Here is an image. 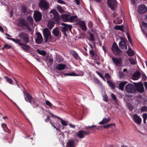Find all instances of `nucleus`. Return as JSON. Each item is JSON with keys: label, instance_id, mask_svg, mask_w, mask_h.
<instances>
[{"label": "nucleus", "instance_id": "1", "mask_svg": "<svg viewBox=\"0 0 147 147\" xmlns=\"http://www.w3.org/2000/svg\"><path fill=\"white\" fill-rule=\"evenodd\" d=\"M18 36L24 43L27 44L29 42V35L27 33L22 32L19 34Z\"/></svg>", "mask_w": 147, "mask_h": 147}, {"label": "nucleus", "instance_id": "2", "mask_svg": "<svg viewBox=\"0 0 147 147\" xmlns=\"http://www.w3.org/2000/svg\"><path fill=\"white\" fill-rule=\"evenodd\" d=\"M133 84L135 86V94L137 92L140 93H142L144 92V86L141 82H133Z\"/></svg>", "mask_w": 147, "mask_h": 147}, {"label": "nucleus", "instance_id": "3", "mask_svg": "<svg viewBox=\"0 0 147 147\" xmlns=\"http://www.w3.org/2000/svg\"><path fill=\"white\" fill-rule=\"evenodd\" d=\"M43 33L44 38V43L47 42L49 39L51 40L52 39L51 32L48 28H45L43 30Z\"/></svg>", "mask_w": 147, "mask_h": 147}, {"label": "nucleus", "instance_id": "4", "mask_svg": "<svg viewBox=\"0 0 147 147\" xmlns=\"http://www.w3.org/2000/svg\"><path fill=\"white\" fill-rule=\"evenodd\" d=\"M111 50L113 53L117 56H120L123 53L122 51L119 49L115 42L113 43Z\"/></svg>", "mask_w": 147, "mask_h": 147}, {"label": "nucleus", "instance_id": "5", "mask_svg": "<svg viewBox=\"0 0 147 147\" xmlns=\"http://www.w3.org/2000/svg\"><path fill=\"white\" fill-rule=\"evenodd\" d=\"M39 7L43 11L47 10L49 8V5L46 0H40L38 4Z\"/></svg>", "mask_w": 147, "mask_h": 147}, {"label": "nucleus", "instance_id": "6", "mask_svg": "<svg viewBox=\"0 0 147 147\" xmlns=\"http://www.w3.org/2000/svg\"><path fill=\"white\" fill-rule=\"evenodd\" d=\"M60 24L63 26L60 27L62 33L65 36H66L67 34H66V32L68 30V28L71 31L72 26L69 25L64 23H61Z\"/></svg>", "mask_w": 147, "mask_h": 147}, {"label": "nucleus", "instance_id": "7", "mask_svg": "<svg viewBox=\"0 0 147 147\" xmlns=\"http://www.w3.org/2000/svg\"><path fill=\"white\" fill-rule=\"evenodd\" d=\"M125 90L128 93L135 94V86L130 83H129L126 85L125 87Z\"/></svg>", "mask_w": 147, "mask_h": 147}, {"label": "nucleus", "instance_id": "8", "mask_svg": "<svg viewBox=\"0 0 147 147\" xmlns=\"http://www.w3.org/2000/svg\"><path fill=\"white\" fill-rule=\"evenodd\" d=\"M61 18L62 20L65 22L70 21L73 22L74 21V16H71L69 14H62L61 16Z\"/></svg>", "mask_w": 147, "mask_h": 147}, {"label": "nucleus", "instance_id": "9", "mask_svg": "<svg viewBox=\"0 0 147 147\" xmlns=\"http://www.w3.org/2000/svg\"><path fill=\"white\" fill-rule=\"evenodd\" d=\"M108 6L113 11H115L117 7V3L116 0H107Z\"/></svg>", "mask_w": 147, "mask_h": 147}, {"label": "nucleus", "instance_id": "10", "mask_svg": "<svg viewBox=\"0 0 147 147\" xmlns=\"http://www.w3.org/2000/svg\"><path fill=\"white\" fill-rule=\"evenodd\" d=\"M120 39L121 40L120 41L119 43V47L121 49H127L126 42L127 41L126 38L121 37Z\"/></svg>", "mask_w": 147, "mask_h": 147}, {"label": "nucleus", "instance_id": "11", "mask_svg": "<svg viewBox=\"0 0 147 147\" xmlns=\"http://www.w3.org/2000/svg\"><path fill=\"white\" fill-rule=\"evenodd\" d=\"M33 17L35 21L36 22H39L41 20L42 15L40 12L37 11H36L34 12Z\"/></svg>", "mask_w": 147, "mask_h": 147}, {"label": "nucleus", "instance_id": "12", "mask_svg": "<svg viewBox=\"0 0 147 147\" xmlns=\"http://www.w3.org/2000/svg\"><path fill=\"white\" fill-rule=\"evenodd\" d=\"M50 13L53 14V19L55 21L59 22V15L58 12L55 9H54L51 10Z\"/></svg>", "mask_w": 147, "mask_h": 147}, {"label": "nucleus", "instance_id": "13", "mask_svg": "<svg viewBox=\"0 0 147 147\" xmlns=\"http://www.w3.org/2000/svg\"><path fill=\"white\" fill-rule=\"evenodd\" d=\"M90 131H85L81 130H79L77 134V135L80 138H84L86 135L90 134Z\"/></svg>", "mask_w": 147, "mask_h": 147}, {"label": "nucleus", "instance_id": "14", "mask_svg": "<svg viewBox=\"0 0 147 147\" xmlns=\"http://www.w3.org/2000/svg\"><path fill=\"white\" fill-rule=\"evenodd\" d=\"M138 11L140 14L145 13L147 11V8L145 5H141L138 7Z\"/></svg>", "mask_w": 147, "mask_h": 147}, {"label": "nucleus", "instance_id": "15", "mask_svg": "<svg viewBox=\"0 0 147 147\" xmlns=\"http://www.w3.org/2000/svg\"><path fill=\"white\" fill-rule=\"evenodd\" d=\"M24 98L25 100L27 102L32 104V101L33 99L32 96L27 92H24Z\"/></svg>", "mask_w": 147, "mask_h": 147}, {"label": "nucleus", "instance_id": "16", "mask_svg": "<svg viewBox=\"0 0 147 147\" xmlns=\"http://www.w3.org/2000/svg\"><path fill=\"white\" fill-rule=\"evenodd\" d=\"M37 38L35 39L36 42L38 44H41L42 43L43 39L42 35L41 33L39 32L36 33Z\"/></svg>", "mask_w": 147, "mask_h": 147}, {"label": "nucleus", "instance_id": "17", "mask_svg": "<svg viewBox=\"0 0 147 147\" xmlns=\"http://www.w3.org/2000/svg\"><path fill=\"white\" fill-rule=\"evenodd\" d=\"M18 22L19 24L22 26L27 27L29 26L28 23L26 22L25 20L22 18H19Z\"/></svg>", "mask_w": 147, "mask_h": 147}, {"label": "nucleus", "instance_id": "18", "mask_svg": "<svg viewBox=\"0 0 147 147\" xmlns=\"http://www.w3.org/2000/svg\"><path fill=\"white\" fill-rule=\"evenodd\" d=\"M133 119L136 123L140 124L142 122L141 119L137 114H134L132 117Z\"/></svg>", "mask_w": 147, "mask_h": 147}, {"label": "nucleus", "instance_id": "19", "mask_svg": "<svg viewBox=\"0 0 147 147\" xmlns=\"http://www.w3.org/2000/svg\"><path fill=\"white\" fill-rule=\"evenodd\" d=\"M112 59L113 62L116 65L120 64L121 63L122 59L121 58H117L113 57Z\"/></svg>", "mask_w": 147, "mask_h": 147}, {"label": "nucleus", "instance_id": "20", "mask_svg": "<svg viewBox=\"0 0 147 147\" xmlns=\"http://www.w3.org/2000/svg\"><path fill=\"white\" fill-rule=\"evenodd\" d=\"M6 38L9 40H12L16 44H18L20 46H21L23 45L24 43H22L21 42V39L20 40L18 39H15L8 37H6Z\"/></svg>", "mask_w": 147, "mask_h": 147}, {"label": "nucleus", "instance_id": "21", "mask_svg": "<svg viewBox=\"0 0 147 147\" xmlns=\"http://www.w3.org/2000/svg\"><path fill=\"white\" fill-rule=\"evenodd\" d=\"M26 44L23 43V45L21 46V47L24 51L29 53L28 49H30V47L29 46Z\"/></svg>", "mask_w": 147, "mask_h": 147}, {"label": "nucleus", "instance_id": "22", "mask_svg": "<svg viewBox=\"0 0 147 147\" xmlns=\"http://www.w3.org/2000/svg\"><path fill=\"white\" fill-rule=\"evenodd\" d=\"M128 82L126 81L121 82L119 84L118 88L121 90L123 91L124 90V86Z\"/></svg>", "mask_w": 147, "mask_h": 147}, {"label": "nucleus", "instance_id": "23", "mask_svg": "<svg viewBox=\"0 0 147 147\" xmlns=\"http://www.w3.org/2000/svg\"><path fill=\"white\" fill-rule=\"evenodd\" d=\"M52 33L55 36H58L59 34V31L57 27L54 28L52 31Z\"/></svg>", "mask_w": 147, "mask_h": 147}, {"label": "nucleus", "instance_id": "24", "mask_svg": "<svg viewBox=\"0 0 147 147\" xmlns=\"http://www.w3.org/2000/svg\"><path fill=\"white\" fill-rule=\"evenodd\" d=\"M79 25L80 26V27L83 31H86V27L84 21H82Z\"/></svg>", "mask_w": 147, "mask_h": 147}, {"label": "nucleus", "instance_id": "25", "mask_svg": "<svg viewBox=\"0 0 147 147\" xmlns=\"http://www.w3.org/2000/svg\"><path fill=\"white\" fill-rule=\"evenodd\" d=\"M140 73L139 71H137L134 74L132 75V79L135 80L138 79L137 78L139 77L140 75Z\"/></svg>", "mask_w": 147, "mask_h": 147}, {"label": "nucleus", "instance_id": "26", "mask_svg": "<svg viewBox=\"0 0 147 147\" xmlns=\"http://www.w3.org/2000/svg\"><path fill=\"white\" fill-rule=\"evenodd\" d=\"M66 65L65 64L62 63L59 64L56 67V69L59 70H63L65 68Z\"/></svg>", "mask_w": 147, "mask_h": 147}, {"label": "nucleus", "instance_id": "27", "mask_svg": "<svg viewBox=\"0 0 147 147\" xmlns=\"http://www.w3.org/2000/svg\"><path fill=\"white\" fill-rule=\"evenodd\" d=\"M110 120L111 119L109 118L103 119L101 121L98 123V124L100 125L104 124L109 122L110 121Z\"/></svg>", "mask_w": 147, "mask_h": 147}, {"label": "nucleus", "instance_id": "28", "mask_svg": "<svg viewBox=\"0 0 147 147\" xmlns=\"http://www.w3.org/2000/svg\"><path fill=\"white\" fill-rule=\"evenodd\" d=\"M81 21L80 19L78 18L76 16H74V24L79 25Z\"/></svg>", "mask_w": 147, "mask_h": 147}, {"label": "nucleus", "instance_id": "29", "mask_svg": "<svg viewBox=\"0 0 147 147\" xmlns=\"http://www.w3.org/2000/svg\"><path fill=\"white\" fill-rule=\"evenodd\" d=\"M114 28L116 30H120L122 32H124L123 30V25L119 26L117 25L114 27Z\"/></svg>", "mask_w": 147, "mask_h": 147}, {"label": "nucleus", "instance_id": "30", "mask_svg": "<svg viewBox=\"0 0 147 147\" xmlns=\"http://www.w3.org/2000/svg\"><path fill=\"white\" fill-rule=\"evenodd\" d=\"M107 83L108 84L109 86L112 89L115 88V84L111 81L110 80H107Z\"/></svg>", "mask_w": 147, "mask_h": 147}, {"label": "nucleus", "instance_id": "31", "mask_svg": "<svg viewBox=\"0 0 147 147\" xmlns=\"http://www.w3.org/2000/svg\"><path fill=\"white\" fill-rule=\"evenodd\" d=\"M54 24L55 23L54 22L50 20L48 22L47 26L49 28L51 29L54 26Z\"/></svg>", "mask_w": 147, "mask_h": 147}, {"label": "nucleus", "instance_id": "32", "mask_svg": "<svg viewBox=\"0 0 147 147\" xmlns=\"http://www.w3.org/2000/svg\"><path fill=\"white\" fill-rule=\"evenodd\" d=\"M67 147H74V140H69L67 143Z\"/></svg>", "mask_w": 147, "mask_h": 147}, {"label": "nucleus", "instance_id": "33", "mask_svg": "<svg viewBox=\"0 0 147 147\" xmlns=\"http://www.w3.org/2000/svg\"><path fill=\"white\" fill-rule=\"evenodd\" d=\"M36 51L39 54L43 56H45L46 54V52L44 50L40 51L39 49H38Z\"/></svg>", "mask_w": 147, "mask_h": 147}, {"label": "nucleus", "instance_id": "34", "mask_svg": "<svg viewBox=\"0 0 147 147\" xmlns=\"http://www.w3.org/2000/svg\"><path fill=\"white\" fill-rule=\"evenodd\" d=\"M27 8L26 6L23 5L21 9V11L23 13L24 15H25L27 11Z\"/></svg>", "mask_w": 147, "mask_h": 147}, {"label": "nucleus", "instance_id": "35", "mask_svg": "<svg viewBox=\"0 0 147 147\" xmlns=\"http://www.w3.org/2000/svg\"><path fill=\"white\" fill-rule=\"evenodd\" d=\"M26 20L29 23L32 24L33 23V20L32 17L30 16H29L27 17Z\"/></svg>", "mask_w": 147, "mask_h": 147}, {"label": "nucleus", "instance_id": "36", "mask_svg": "<svg viewBox=\"0 0 147 147\" xmlns=\"http://www.w3.org/2000/svg\"><path fill=\"white\" fill-rule=\"evenodd\" d=\"M4 78L6 81L10 84H13V81L11 79L7 76H5Z\"/></svg>", "mask_w": 147, "mask_h": 147}, {"label": "nucleus", "instance_id": "37", "mask_svg": "<svg viewBox=\"0 0 147 147\" xmlns=\"http://www.w3.org/2000/svg\"><path fill=\"white\" fill-rule=\"evenodd\" d=\"M57 8L60 13H62L65 12V11L63 9L62 7L60 6L57 5Z\"/></svg>", "mask_w": 147, "mask_h": 147}, {"label": "nucleus", "instance_id": "38", "mask_svg": "<svg viewBox=\"0 0 147 147\" xmlns=\"http://www.w3.org/2000/svg\"><path fill=\"white\" fill-rule=\"evenodd\" d=\"M128 60L130 63L133 65H134L136 63V60L134 59L130 58Z\"/></svg>", "mask_w": 147, "mask_h": 147}, {"label": "nucleus", "instance_id": "39", "mask_svg": "<svg viewBox=\"0 0 147 147\" xmlns=\"http://www.w3.org/2000/svg\"><path fill=\"white\" fill-rule=\"evenodd\" d=\"M74 58L77 60L80 61L81 60V58L80 57L78 54L74 51Z\"/></svg>", "mask_w": 147, "mask_h": 147}, {"label": "nucleus", "instance_id": "40", "mask_svg": "<svg viewBox=\"0 0 147 147\" xmlns=\"http://www.w3.org/2000/svg\"><path fill=\"white\" fill-rule=\"evenodd\" d=\"M56 117L60 119L61 123L63 125V126L67 125V123L65 121L63 120V119H62L60 117H58L56 116Z\"/></svg>", "mask_w": 147, "mask_h": 147}, {"label": "nucleus", "instance_id": "41", "mask_svg": "<svg viewBox=\"0 0 147 147\" xmlns=\"http://www.w3.org/2000/svg\"><path fill=\"white\" fill-rule=\"evenodd\" d=\"M126 53L128 54V55L130 56H132L134 55V53L132 50L131 51L127 50L126 51Z\"/></svg>", "mask_w": 147, "mask_h": 147}, {"label": "nucleus", "instance_id": "42", "mask_svg": "<svg viewBox=\"0 0 147 147\" xmlns=\"http://www.w3.org/2000/svg\"><path fill=\"white\" fill-rule=\"evenodd\" d=\"M90 41H92L94 42L95 41V39L94 38V35L92 33H90Z\"/></svg>", "mask_w": 147, "mask_h": 147}, {"label": "nucleus", "instance_id": "43", "mask_svg": "<svg viewBox=\"0 0 147 147\" xmlns=\"http://www.w3.org/2000/svg\"><path fill=\"white\" fill-rule=\"evenodd\" d=\"M115 125V124H109L107 125H103V127L104 128L107 129L109 127H111L113 125Z\"/></svg>", "mask_w": 147, "mask_h": 147}, {"label": "nucleus", "instance_id": "44", "mask_svg": "<svg viewBox=\"0 0 147 147\" xmlns=\"http://www.w3.org/2000/svg\"><path fill=\"white\" fill-rule=\"evenodd\" d=\"M105 78L107 80H110L111 78V76L108 73H106L104 76Z\"/></svg>", "mask_w": 147, "mask_h": 147}, {"label": "nucleus", "instance_id": "45", "mask_svg": "<svg viewBox=\"0 0 147 147\" xmlns=\"http://www.w3.org/2000/svg\"><path fill=\"white\" fill-rule=\"evenodd\" d=\"M45 104L46 105L49 106L50 108H52L53 105L49 101L46 100L45 101Z\"/></svg>", "mask_w": 147, "mask_h": 147}, {"label": "nucleus", "instance_id": "46", "mask_svg": "<svg viewBox=\"0 0 147 147\" xmlns=\"http://www.w3.org/2000/svg\"><path fill=\"white\" fill-rule=\"evenodd\" d=\"M141 110L142 112H147V107L146 106H142L141 108Z\"/></svg>", "mask_w": 147, "mask_h": 147}, {"label": "nucleus", "instance_id": "47", "mask_svg": "<svg viewBox=\"0 0 147 147\" xmlns=\"http://www.w3.org/2000/svg\"><path fill=\"white\" fill-rule=\"evenodd\" d=\"M96 72L97 74L100 77L103 79V80L105 81L106 80L104 78L103 76L102 75V74L98 72V71H96Z\"/></svg>", "mask_w": 147, "mask_h": 147}, {"label": "nucleus", "instance_id": "48", "mask_svg": "<svg viewBox=\"0 0 147 147\" xmlns=\"http://www.w3.org/2000/svg\"><path fill=\"white\" fill-rule=\"evenodd\" d=\"M56 60L58 62H62L63 61V58L61 57H57Z\"/></svg>", "mask_w": 147, "mask_h": 147}, {"label": "nucleus", "instance_id": "49", "mask_svg": "<svg viewBox=\"0 0 147 147\" xmlns=\"http://www.w3.org/2000/svg\"><path fill=\"white\" fill-rule=\"evenodd\" d=\"M111 98L115 100L116 102H117V98L116 96L113 94H112L111 95Z\"/></svg>", "mask_w": 147, "mask_h": 147}, {"label": "nucleus", "instance_id": "50", "mask_svg": "<svg viewBox=\"0 0 147 147\" xmlns=\"http://www.w3.org/2000/svg\"><path fill=\"white\" fill-rule=\"evenodd\" d=\"M128 108L130 110L132 111L134 109V106L129 104L128 105Z\"/></svg>", "mask_w": 147, "mask_h": 147}, {"label": "nucleus", "instance_id": "51", "mask_svg": "<svg viewBox=\"0 0 147 147\" xmlns=\"http://www.w3.org/2000/svg\"><path fill=\"white\" fill-rule=\"evenodd\" d=\"M3 130L5 132H7L9 134H10L11 133V131L8 129L7 126L6 127H5Z\"/></svg>", "mask_w": 147, "mask_h": 147}, {"label": "nucleus", "instance_id": "52", "mask_svg": "<svg viewBox=\"0 0 147 147\" xmlns=\"http://www.w3.org/2000/svg\"><path fill=\"white\" fill-rule=\"evenodd\" d=\"M142 80L144 81L146 80L147 79V77L144 73L142 74Z\"/></svg>", "mask_w": 147, "mask_h": 147}, {"label": "nucleus", "instance_id": "53", "mask_svg": "<svg viewBox=\"0 0 147 147\" xmlns=\"http://www.w3.org/2000/svg\"><path fill=\"white\" fill-rule=\"evenodd\" d=\"M90 54L91 57H93L94 55V51L93 49L91 50L90 51Z\"/></svg>", "mask_w": 147, "mask_h": 147}, {"label": "nucleus", "instance_id": "54", "mask_svg": "<svg viewBox=\"0 0 147 147\" xmlns=\"http://www.w3.org/2000/svg\"><path fill=\"white\" fill-rule=\"evenodd\" d=\"M11 47L9 45L7 44H5L4 45V48H6L7 49H9L11 48Z\"/></svg>", "mask_w": 147, "mask_h": 147}, {"label": "nucleus", "instance_id": "55", "mask_svg": "<svg viewBox=\"0 0 147 147\" xmlns=\"http://www.w3.org/2000/svg\"><path fill=\"white\" fill-rule=\"evenodd\" d=\"M88 27L90 29L92 28L93 24L91 21L89 22L88 23Z\"/></svg>", "mask_w": 147, "mask_h": 147}, {"label": "nucleus", "instance_id": "56", "mask_svg": "<svg viewBox=\"0 0 147 147\" xmlns=\"http://www.w3.org/2000/svg\"><path fill=\"white\" fill-rule=\"evenodd\" d=\"M103 97L104 100L106 102H107V101H108V98L106 95H104L103 96Z\"/></svg>", "mask_w": 147, "mask_h": 147}, {"label": "nucleus", "instance_id": "57", "mask_svg": "<svg viewBox=\"0 0 147 147\" xmlns=\"http://www.w3.org/2000/svg\"><path fill=\"white\" fill-rule=\"evenodd\" d=\"M32 104H31L32 105H35V106L36 107H38V105L37 104H36L35 103V101L34 100V98H33V99L32 100Z\"/></svg>", "mask_w": 147, "mask_h": 147}, {"label": "nucleus", "instance_id": "58", "mask_svg": "<svg viewBox=\"0 0 147 147\" xmlns=\"http://www.w3.org/2000/svg\"><path fill=\"white\" fill-rule=\"evenodd\" d=\"M143 119H144V120H146L147 118V113H144L143 115Z\"/></svg>", "mask_w": 147, "mask_h": 147}, {"label": "nucleus", "instance_id": "59", "mask_svg": "<svg viewBox=\"0 0 147 147\" xmlns=\"http://www.w3.org/2000/svg\"><path fill=\"white\" fill-rule=\"evenodd\" d=\"M136 98L138 100V101H140L142 99V96L141 95H139L136 96Z\"/></svg>", "mask_w": 147, "mask_h": 147}, {"label": "nucleus", "instance_id": "60", "mask_svg": "<svg viewBox=\"0 0 147 147\" xmlns=\"http://www.w3.org/2000/svg\"><path fill=\"white\" fill-rule=\"evenodd\" d=\"M65 76H74V71H72L71 73H67L65 74Z\"/></svg>", "mask_w": 147, "mask_h": 147}, {"label": "nucleus", "instance_id": "61", "mask_svg": "<svg viewBox=\"0 0 147 147\" xmlns=\"http://www.w3.org/2000/svg\"><path fill=\"white\" fill-rule=\"evenodd\" d=\"M57 2L59 3L62 4H65V3L62 0H58Z\"/></svg>", "mask_w": 147, "mask_h": 147}, {"label": "nucleus", "instance_id": "62", "mask_svg": "<svg viewBox=\"0 0 147 147\" xmlns=\"http://www.w3.org/2000/svg\"><path fill=\"white\" fill-rule=\"evenodd\" d=\"M126 34L127 36V38L128 40H130L131 39L130 36L129 34L128 33V32H126Z\"/></svg>", "mask_w": 147, "mask_h": 147}, {"label": "nucleus", "instance_id": "63", "mask_svg": "<svg viewBox=\"0 0 147 147\" xmlns=\"http://www.w3.org/2000/svg\"><path fill=\"white\" fill-rule=\"evenodd\" d=\"M50 117H49V115H48L47 116V118L45 119V121L46 122H47L49 121V120H50Z\"/></svg>", "mask_w": 147, "mask_h": 147}, {"label": "nucleus", "instance_id": "64", "mask_svg": "<svg viewBox=\"0 0 147 147\" xmlns=\"http://www.w3.org/2000/svg\"><path fill=\"white\" fill-rule=\"evenodd\" d=\"M142 24L144 26L147 28V23L144 22L142 23Z\"/></svg>", "mask_w": 147, "mask_h": 147}]
</instances>
